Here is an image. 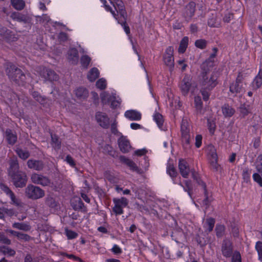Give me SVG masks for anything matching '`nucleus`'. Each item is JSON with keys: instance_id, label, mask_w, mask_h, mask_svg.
I'll return each mask as SVG.
<instances>
[{"instance_id": "obj_31", "label": "nucleus", "mask_w": 262, "mask_h": 262, "mask_svg": "<svg viewBox=\"0 0 262 262\" xmlns=\"http://www.w3.org/2000/svg\"><path fill=\"white\" fill-rule=\"evenodd\" d=\"M99 76V71L96 68H92L88 73V78L91 81H94Z\"/></svg>"}, {"instance_id": "obj_24", "label": "nucleus", "mask_w": 262, "mask_h": 262, "mask_svg": "<svg viewBox=\"0 0 262 262\" xmlns=\"http://www.w3.org/2000/svg\"><path fill=\"white\" fill-rule=\"evenodd\" d=\"M68 59L72 64H76L78 61V52L75 48L69 50L68 52Z\"/></svg>"}, {"instance_id": "obj_55", "label": "nucleus", "mask_w": 262, "mask_h": 262, "mask_svg": "<svg viewBox=\"0 0 262 262\" xmlns=\"http://www.w3.org/2000/svg\"><path fill=\"white\" fill-rule=\"evenodd\" d=\"M253 180L256 182L260 187H262V174L260 173H254L253 174Z\"/></svg>"}, {"instance_id": "obj_27", "label": "nucleus", "mask_w": 262, "mask_h": 262, "mask_svg": "<svg viewBox=\"0 0 262 262\" xmlns=\"http://www.w3.org/2000/svg\"><path fill=\"white\" fill-rule=\"evenodd\" d=\"M18 170L19 165L17 158L16 157L12 158L10 161L9 176H11V172L13 173L19 172Z\"/></svg>"}, {"instance_id": "obj_1", "label": "nucleus", "mask_w": 262, "mask_h": 262, "mask_svg": "<svg viewBox=\"0 0 262 262\" xmlns=\"http://www.w3.org/2000/svg\"><path fill=\"white\" fill-rule=\"evenodd\" d=\"M217 75L214 73H210L208 71H203L200 79L201 86L212 90L217 84Z\"/></svg>"}, {"instance_id": "obj_14", "label": "nucleus", "mask_w": 262, "mask_h": 262, "mask_svg": "<svg viewBox=\"0 0 262 262\" xmlns=\"http://www.w3.org/2000/svg\"><path fill=\"white\" fill-rule=\"evenodd\" d=\"M195 10V4L193 2H190L185 7L183 12V16L186 20H190L194 15Z\"/></svg>"}, {"instance_id": "obj_53", "label": "nucleus", "mask_w": 262, "mask_h": 262, "mask_svg": "<svg viewBox=\"0 0 262 262\" xmlns=\"http://www.w3.org/2000/svg\"><path fill=\"white\" fill-rule=\"evenodd\" d=\"M96 85L97 88L104 90L106 87V81L104 78H100L96 82Z\"/></svg>"}, {"instance_id": "obj_45", "label": "nucleus", "mask_w": 262, "mask_h": 262, "mask_svg": "<svg viewBox=\"0 0 262 262\" xmlns=\"http://www.w3.org/2000/svg\"><path fill=\"white\" fill-rule=\"evenodd\" d=\"M46 205L51 208H55L57 206V203L55 199L51 195H48L45 199Z\"/></svg>"}, {"instance_id": "obj_47", "label": "nucleus", "mask_w": 262, "mask_h": 262, "mask_svg": "<svg viewBox=\"0 0 262 262\" xmlns=\"http://www.w3.org/2000/svg\"><path fill=\"white\" fill-rule=\"evenodd\" d=\"M167 172L172 178H174L177 176V172L173 165L168 163L167 166Z\"/></svg>"}, {"instance_id": "obj_52", "label": "nucleus", "mask_w": 262, "mask_h": 262, "mask_svg": "<svg viewBox=\"0 0 262 262\" xmlns=\"http://www.w3.org/2000/svg\"><path fill=\"white\" fill-rule=\"evenodd\" d=\"M216 235L221 237L223 236L225 231V227L222 225H217L215 227Z\"/></svg>"}, {"instance_id": "obj_64", "label": "nucleus", "mask_w": 262, "mask_h": 262, "mask_svg": "<svg viewBox=\"0 0 262 262\" xmlns=\"http://www.w3.org/2000/svg\"><path fill=\"white\" fill-rule=\"evenodd\" d=\"M24 262H39L37 257H32L30 254H27L24 259Z\"/></svg>"}, {"instance_id": "obj_15", "label": "nucleus", "mask_w": 262, "mask_h": 262, "mask_svg": "<svg viewBox=\"0 0 262 262\" xmlns=\"http://www.w3.org/2000/svg\"><path fill=\"white\" fill-rule=\"evenodd\" d=\"M179 169L181 176L184 178H188L190 171V169L187 162L183 159L179 161Z\"/></svg>"}, {"instance_id": "obj_3", "label": "nucleus", "mask_w": 262, "mask_h": 262, "mask_svg": "<svg viewBox=\"0 0 262 262\" xmlns=\"http://www.w3.org/2000/svg\"><path fill=\"white\" fill-rule=\"evenodd\" d=\"M45 191L39 187L29 184L25 188L26 196L32 200H37L45 196Z\"/></svg>"}, {"instance_id": "obj_4", "label": "nucleus", "mask_w": 262, "mask_h": 262, "mask_svg": "<svg viewBox=\"0 0 262 262\" xmlns=\"http://www.w3.org/2000/svg\"><path fill=\"white\" fill-rule=\"evenodd\" d=\"M244 77V74L239 73L237 75L235 82L231 84L230 92L233 96H236L237 94L243 93L244 91V85L246 84L243 81Z\"/></svg>"}, {"instance_id": "obj_11", "label": "nucleus", "mask_w": 262, "mask_h": 262, "mask_svg": "<svg viewBox=\"0 0 262 262\" xmlns=\"http://www.w3.org/2000/svg\"><path fill=\"white\" fill-rule=\"evenodd\" d=\"M173 48L171 46L168 47L165 51L163 55V61L164 63L169 67L170 69L174 66V58L173 55Z\"/></svg>"}, {"instance_id": "obj_51", "label": "nucleus", "mask_w": 262, "mask_h": 262, "mask_svg": "<svg viewBox=\"0 0 262 262\" xmlns=\"http://www.w3.org/2000/svg\"><path fill=\"white\" fill-rule=\"evenodd\" d=\"M102 3H103L104 7L105 9V10L107 11H110L111 14L113 15L114 17L117 19V16L118 15L115 13V11L113 10V9L108 5L106 4L107 2L106 0H101Z\"/></svg>"}, {"instance_id": "obj_62", "label": "nucleus", "mask_w": 262, "mask_h": 262, "mask_svg": "<svg viewBox=\"0 0 262 262\" xmlns=\"http://www.w3.org/2000/svg\"><path fill=\"white\" fill-rule=\"evenodd\" d=\"M207 125L210 133L213 134L215 129V123L214 122V121H211L208 119L207 121Z\"/></svg>"}, {"instance_id": "obj_13", "label": "nucleus", "mask_w": 262, "mask_h": 262, "mask_svg": "<svg viewBox=\"0 0 262 262\" xmlns=\"http://www.w3.org/2000/svg\"><path fill=\"white\" fill-rule=\"evenodd\" d=\"M1 190L10 197L11 200V203L17 206H21V202L20 200L17 199L14 193L10 189V188L4 184L0 185Z\"/></svg>"}, {"instance_id": "obj_9", "label": "nucleus", "mask_w": 262, "mask_h": 262, "mask_svg": "<svg viewBox=\"0 0 262 262\" xmlns=\"http://www.w3.org/2000/svg\"><path fill=\"white\" fill-rule=\"evenodd\" d=\"M30 179L33 183L40 185L42 186H48L51 184V180L49 178L35 172L31 175Z\"/></svg>"}, {"instance_id": "obj_34", "label": "nucleus", "mask_w": 262, "mask_h": 262, "mask_svg": "<svg viewBox=\"0 0 262 262\" xmlns=\"http://www.w3.org/2000/svg\"><path fill=\"white\" fill-rule=\"evenodd\" d=\"M215 224V221L212 218L207 219L204 224V227L205 228V232H210L212 231Z\"/></svg>"}, {"instance_id": "obj_23", "label": "nucleus", "mask_w": 262, "mask_h": 262, "mask_svg": "<svg viewBox=\"0 0 262 262\" xmlns=\"http://www.w3.org/2000/svg\"><path fill=\"white\" fill-rule=\"evenodd\" d=\"M262 85V68L259 70L258 74L256 76L251 83L252 90H256Z\"/></svg>"}, {"instance_id": "obj_44", "label": "nucleus", "mask_w": 262, "mask_h": 262, "mask_svg": "<svg viewBox=\"0 0 262 262\" xmlns=\"http://www.w3.org/2000/svg\"><path fill=\"white\" fill-rule=\"evenodd\" d=\"M91 61V58L86 55L82 56L80 58V63L81 66L86 69L89 67Z\"/></svg>"}, {"instance_id": "obj_39", "label": "nucleus", "mask_w": 262, "mask_h": 262, "mask_svg": "<svg viewBox=\"0 0 262 262\" xmlns=\"http://www.w3.org/2000/svg\"><path fill=\"white\" fill-rule=\"evenodd\" d=\"M11 4L13 7L18 10H22L25 5L23 0H11Z\"/></svg>"}, {"instance_id": "obj_21", "label": "nucleus", "mask_w": 262, "mask_h": 262, "mask_svg": "<svg viewBox=\"0 0 262 262\" xmlns=\"http://www.w3.org/2000/svg\"><path fill=\"white\" fill-rule=\"evenodd\" d=\"M124 116L131 121H139L141 119V114L134 110H128L124 113Z\"/></svg>"}, {"instance_id": "obj_63", "label": "nucleus", "mask_w": 262, "mask_h": 262, "mask_svg": "<svg viewBox=\"0 0 262 262\" xmlns=\"http://www.w3.org/2000/svg\"><path fill=\"white\" fill-rule=\"evenodd\" d=\"M0 242L7 245L11 244V241L5 236L3 233L0 232Z\"/></svg>"}, {"instance_id": "obj_40", "label": "nucleus", "mask_w": 262, "mask_h": 262, "mask_svg": "<svg viewBox=\"0 0 262 262\" xmlns=\"http://www.w3.org/2000/svg\"><path fill=\"white\" fill-rule=\"evenodd\" d=\"M0 253L9 256H13L15 254V251L7 246L0 247Z\"/></svg>"}, {"instance_id": "obj_42", "label": "nucleus", "mask_w": 262, "mask_h": 262, "mask_svg": "<svg viewBox=\"0 0 262 262\" xmlns=\"http://www.w3.org/2000/svg\"><path fill=\"white\" fill-rule=\"evenodd\" d=\"M154 119L159 127L162 128L164 121L162 115L159 113H156L154 115Z\"/></svg>"}, {"instance_id": "obj_20", "label": "nucleus", "mask_w": 262, "mask_h": 262, "mask_svg": "<svg viewBox=\"0 0 262 262\" xmlns=\"http://www.w3.org/2000/svg\"><path fill=\"white\" fill-rule=\"evenodd\" d=\"M28 167L37 171H41L44 168L43 162L40 160L30 159L27 162Z\"/></svg>"}, {"instance_id": "obj_16", "label": "nucleus", "mask_w": 262, "mask_h": 262, "mask_svg": "<svg viewBox=\"0 0 262 262\" xmlns=\"http://www.w3.org/2000/svg\"><path fill=\"white\" fill-rule=\"evenodd\" d=\"M96 119L98 124L104 128L109 127L110 119L107 116L101 112H98L96 114Z\"/></svg>"}, {"instance_id": "obj_26", "label": "nucleus", "mask_w": 262, "mask_h": 262, "mask_svg": "<svg viewBox=\"0 0 262 262\" xmlns=\"http://www.w3.org/2000/svg\"><path fill=\"white\" fill-rule=\"evenodd\" d=\"M211 168L214 171L220 169V165L217 163V155L215 152L212 151L210 159Z\"/></svg>"}, {"instance_id": "obj_56", "label": "nucleus", "mask_w": 262, "mask_h": 262, "mask_svg": "<svg viewBox=\"0 0 262 262\" xmlns=\"http://www.w3.org/2000/svg\"><path fill=\"white\" fill-rule=\"evenodd\" d=\"M66 234L69 239H72L76 238L78 236V234L71 230L66 229Z\"/></svg>"}, {"instance_id": "obj_58", "label": "nucleus", "mask_w": 262, "mask_h": 262, "mask_svg": "<svg viewBox=\"0 0 262 262\" xmlns=\"http://www.w3.org/2000/svg\"><path fill=\"white\" fill-rule=\"evenodd\" d=\"M33 97L40 103H42L45 101L44 98L37 92H33L32 93Z\"/></svg>"}, {"instance_id": "obj_5", "label": "nucleus", "mask_w": 262, "mask_h": 262, "mask_svg": "<svg viewBox=\"0 0 262 262\" xmlns=\"http://www.w3.org/2000/svg\"><path fill=\"white\" fill-rule=\"evenodd\" d=\"M181 134L183 146L185 149L190 148V135L189 134V126L186 120L183 119L181 123Z\"/></svg>"}, {"instance_id": "obj_57", "label": "nucleus", "mask_w": 262, "mask_h": 262, "mask_svg": "<svg viewBox=\"0 0 262 262\" xmlns=\"http://www.w3.org/2000/svg\"><path fill=\"white\" fill-rule=\"evenodd\" d=\"M17 237L18 239L25 242L29 241L31 239V236L29 235L20 232H18Z\"/></svg>"}, {"instance_id": "obj_6", "label": "nucleus", "mask_w": 262, "mask_h": 262, "mask_svg": "<svg viewBox=\"0 0 262 262\" xmlns=\"http://www.w3.org/2000/svg\"><path fill=\"white\" fill-rule=\"evenodd\" d=\"M114 206L113 208V211L116 215H120L123 213V208L128 205V201L124 197L120 199L114 198L113 200Z\"/></svg>"}, {"instance_id": "obj_41", "label": "nucleus", "mask_w": 262, "mask_h": 262, "mask_svg": "<svg viewBox=\"0 0 262 262\" xmlns=\"http://www.w3.org/2000/svg\"><path fill=\"white\" fill-rule=\"evenodd\" d=\"M194 104L198 113H201L203 103L200 96H197L194 97Z\"/></svg>"}, {"instance_id": "obj_37", "label": "nucleus", "mask_w": 262, "mask_h": 262, "mask_svg": "<svg viewBox=\"0 0 262 262\" xmlns=\"http://www.w3.org/2000/svg\"><path fill=\"white\" fill-rule=\"evenodd\" d=\"M51 145L52 147L56 150H58L60 148L61 142L59 141L58 137L55 135L51 134Z\"/></svg>"}, {"instance_id": "obj_7", "label": "nucleus", "mask_w": 262, "mask_h": 262, "mask_svg": "<svg viewBox=\"0 0 262 262\" xmlns=\"http://www.w3.org/2000/svg\"><path fill=\"white\" fill-rule=\"evenodd\" d=\"M10 176L11 177L13 184L15 187L22 188L26 185L27 182V177L25 172L19 171L13 173L11 172Z\"/></svg>"}, {"instance_id": "obj_33", "label": "nucleus", "mask_w": 262, "mask_h": 262, "mask_svg": "<svg viewBox=\"0 0 262 262\" xmlns=\"http://www.w3.org/2000/svg\"><path fill=\"white\" fill-rule=\"evenodd\" d=\"M12 227L24 231H28L31 228L30 225L26 223H14L13 224Z\"/></svg>"}, {"instance_id": "obj_30", "label": "nucleus", "mask_w": 262, "mask_h": 262, "mask_svg": "<svg viewBox=\"0 0 262 262\" xmlns=\"http://www.w3.org/2000/svg\"><path fill=\"white\" fill-rule=\"evenodd\" d=\"M11 17L20 22L27 23L29 20V17L18 12H13L11 15Z\"/></svg>"}, {"instance_id": "obj_22", "label": "nucleus", "mask_w": 262, "mask_h": 262, "mask_svg": "<svg viewBox=\"0 0 262 262\" xmlns=\"http://www.w3.org/2000/svg\"><path fill=\"white\" fill-rule=\"evenodd\" d=\"M116 11L118 13L123 19H127V13L125 9L123 2L121 0L113 5Z\"/></svg>"}, {"instance_id": "obj_29", "label": "nucleus", "mask_w": 262, "mask_h": 262, "mask_svg": "<svg viewBox=\"0 0 262 262\" xmlns=\"http://www.w3.org/2000/svg\"><path fill=\"white\" fill-rule=\"evenodd\" d=\"M5 134L8 143L10 145H14L17 141L16 135L10 129H7Z\"/></svg>"}, {"instance_id": "obj_8", "label": "nucleus", "mask_w": 262, "mask_h": 262, "mask_svg": "<svg viewBox=\"0 0 262 262\" xmlns=\"http://www.w3.org/2000/svg\"><path fill=\"white\" fill-rule=\"evenodd\" d=\"M192 175L193 179L196 180L198 184L200 185L204 189L205 198L204 199L203 201V204L204 206L206 207V208H207L210 205L211 203L212 202L213 199L211 194L207 192L206 189L205 183L200 179H198L196 176L195 175L194 172H192Z\"/></svg>"}, {"instance_id": "obj_46", "label": "nucleus", "mask_w": 262, "mask_h": 262, "mask_svg": "<svg viewBox=\"0 0 262 262\" xmlns=\"http://www.w3.org/2000/svg\"><path fill=\"white\" fill-rule=\"evenodd\" d=\"M255 248L258 254V260L260 262H262V242L260 241L257 242L255 244Z\"/></svg>"}, {"instance_id": "obj_32", "label": "nucleus", "mask_w": 262, "mask_h": 262, "mask_svg": "<svg viewBox=\"0 0 262 262\" xmlns=\"http://www.w3.org/2000/svg\"><path fill=\"white\" fill-rule=\"evenodd\" d=\"M222 113L225 117H230L235 113V110L228 104H224L222 108Z\"/></svg>"}, {"instance_id": "obj_49", "label": "nucleus", "mask_w": 262, "mask_h": 262, "mask_svg": "<svg viewBox=\"0 0 262 262\" xmlns=\"http://www.w3.org/2000/svg\"><path fill=\"white\" fill-rule=\"evenodd\" d=\"M211 91V90H208L207 88L201 86L200 92L202 95L203 99L204 101H207L209 99Z\"/></svg>"}, {"instance_id": "obj_35", "label": "nucleus", "mask_w": 262, "mask_h": 262, "mask_svg": "<svg viewBox=\"0 0 262 262\" xmlns=\"http://www.w3.org/2000/svg\"><path fill=\"white\" fill-rule=\"evenodd\" d=\"M88 91L84 88H79L75 91V94L80 99H85L88 97Z\"/></svg>"}, {"instance_id": "obj_54", "label": "nucleus", "mask_w": 262, "mask_h": 262, "mask_svg": "<svg viewBox=\"0 0 262 262\" xmlns=\"http://www.w3.org/2000/svg\"><path fill=\"white\" fill-rule=\"evenodd\" d=\"M118 22L119 24H120L124 29V31L125 33L128 35L130 33V29L129 27L126 25V19H123V20L118 19L117 18Z\"/></svg>"}, {"instance_id": "obj_12", "label": "nucleus", "mask_w": 262, "mask_h": 262, "mask_svg": "<svg viewBox=\"0 0 262 262\" xmlns=\"http://www.w3.org/2000/svg\"><path fill=\"white\" fill-rule=\"evenodd\" d=\"M191 86V78L188 75H186L180 82L179 87L181 93L184 96L188 94Z\"/></svg>"}, {"instance_id": "obj_10", "label": "nucleus", "mask_w": 262, "mask_h": 262, "mask_svg": "<svg viewBox=\"0 0 262 262\" xmlns=\"http://www.w3.org/2000/svg\"><path fill=\"white\" fill-rule=\"evenodd\" d=\"M101 100L103 103H106L107 102L111 101V105L113 108H116L120 105L121 102V99L119 97L113 95H109L108 93L104 92L101 95Z\"/></svg>"}, {"instance_id": "obj_25", "label": "nucleus", "mask_w": 262, "mask_h": 262, "mask_svg": "<svg viewBox=\"0 0 262 262\" xmlns=\"http://www.w3.org/2000/svg\"><path fill=\"white\" fill-rule=\"evenodd\" d=\"M43 77L49 81H57L58 78V75L53 70L51 69H46L43 74Z\"/></svg>"}, {"instance_id": "obj_50", "label": "nucleus", "mask_w": 262, "mask_h": 262, "mask_svg": "<svg viewBox=\"0 0 262 262\" xmlns=\"http://www.w3.org/2000/svg\"><path fill=\"white\" fill-rule=\"evenodd\" d=\"M256 169L258 172L262 174V155H259L256 159Z\"/></svg>"}, {"instance_id": "obj_18", "label": "nucleus", "mask_w": 262, "mask_h": 262, "mask_svg": "<svg viewBox=\"0 0 262 262\" xmlns=\"http://www.w3.org/2000/svg\"><path fill=\"white\" fill-rule=\"evenodd\" d=\"M217 51V49L214 48L213 53L210 55L208 59L202 63L201 69L203 71H208L210 68L213 66Z\"/></svg>"}, {"instance_id": "obj_17", "label": "nucleus", "mask_w": 262, "mask_h": 262, "mask_svg": "<svg viewBox=\"0 0 262 262\" xmlns=\"http://www.w3.org/2000/svg\"><path fill=\"white\" fill-rule=\"evenodd\" d=\"M118 143L120 150L123 153L129 152L131 149V145L129 140L126 137L121 136L118 140Z\"/></svg>"}, {"instance_id": "obj_60", "label": "nucleus", "mask_w": 262, "mask_h": 262, "mask_svg": "<svg viewBox=\"0 0 262 262\" xmlns=\"http://www.w3.org/2000/svg\"><path fill=\"white\" fill-rule=\"evenodd\" d=\"M232 262H242L241 255L239 252H234L232 256Z\"/></svg>"}, {"instance_id": "obj_28", "label": "nucleus", "mask_w": 262, "mask_h": 262, "mask_svg": "<svg viewBox=\"0 0 262 262\" xmlns=\"http://www.w3.org/2000/svg\"><path fill=\"white\" fill-rule=\"evenodd\" d=\"M120 159L121 162L127 165L131 170L137 172L139 171L138 167L132 160L126 158L124 156H120Z\"/></svg>"}, {"instance_id": "obj_59", "label": "nucleus", "mask_w": 262, "mask_h": 262, "mask_svg": "<svg viewBox=\"0 0 262 262\" xmlns=\"http://www.w3.org/2000/svg\"><path fill=\"white\" fill-rule=\"evenodd\" d=\"M195 45L197 48L203 49L206 46V41L204 39H199L195 41Z\"/></svg>"}, {"instance_id": "obj_38", "label": "nucleus", "mask_w": 262, "mask_h": 262, "mask_svg": "<svg viewBox=\"0 0 262 262\" xmlns=\"http://www.w3.org/2000/svg\"><path fill=\"white\" fill-rule=\"evenodd\" d=\"M16 152L18 157L23 160H26L30 156V152L28 150L20 148H17Z\"/></svg>"}, {"instance_id": "obj_19", "label": "nucleus", "mask_w": 262, "mask_h": 262, "mask_svg": "<svg viewBox=\"0 0 262 262\" xmlns=\"http://www.w3.org/2000/svg\"><path fill=\"white\" fill-rule=\"evenodd\" d=\"M222 251L223 255L227 257H229L231 255L232 253V247L231 242L228 239H224L223 241Z\"/></svg>"}, {"instance_id": "obj_36", "label": "nucleus", "mask_w": 262, "mask_h": 262, "mask_svg": "<svg viewBox=\"0 0 262 262\" xmlns=\"http://www.w3.org/2000/svg\"><path fill=\"white\" fill-rule=\"evenodd\" d=\"M188 37H184L181 40L178 49V52L180 53H183L186 51L188 46Z\"/></svg>"}, {"instance_id": "obj_48", "label": "nucleus", "mask_w": 262, "mask_h": 262, "mask_svg": "<svg viewBox=\"0 0 262 262\" xmlns=\"http://www.w3.org/2000/svg\"><path fill=\"white\" fill-rule=\"evenodd\" d=\"M181 185L183 187L184 190L187 192L189 195L191 197V191L192 190V185L190 181L186 180L185 181V186Z\"/></svg>"}, {"instance_id": "obj_43", "label": "nucleus", "mask_w": 262, "mask_h": 262, "mask_svg": "<svg viewBox=\"0 0 262 262\" xmlns=\"http://www.w3.org/2000/svg\"><path fill=\"white\" fill-rule=\"evenodd\" d=\"M72 203L75 210L81 209L84 207V204L80 198H76Z\"/></svg>"}, {"instance_id": "obj_61", "label": "nucleus", "mask_w": 262, "mask_h": 262, "mask_svg": "<svg viewBox=\"0 0 262 262\" xmlns=\"http://www.w3.org/2000/svg\"><path fill=\"white\" fill-rule=\"evenodd\" d=\"M239 112L243 116L247 115L249 113L248 106H246L245 104L242 105L239 107Z\"/></svg>"}, {"instance_id": "obj_2", "label": "nucleus", "mask_w": 262, "mask_h": 262, "mask_svg": "<svg viewBox=\"0 0 262 262\" xmlns=\"http://www.w3.org/2000/svg\"><path fill=\"white\" fill-rule=\"evenodd\" d=\"M6 73L10 79L15 81L18 84H23L26 76L20 69H18L15 66L9 65L6 69Z\"/></svg>"}]
</instances>
